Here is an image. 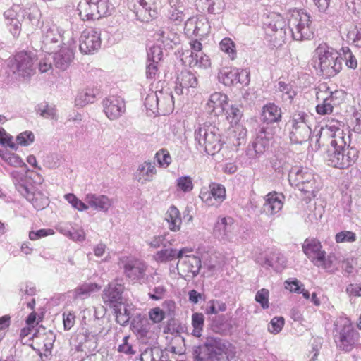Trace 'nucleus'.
Returning a JSON list of instances; mask_svg holds the SVG:
<instances>
[{
	"label": "nucleus",
	"instance_id": "nucleus-62",
	"mask_svg": "<svg viewBox=\"0 0 361 361\" xmlns=\"http://www.w3.org/2000/svg\"><path fill=\"white\" fill-rule=\"evenodd\" d=\"M356 265L357 259L354 257L347 258L342 261V269L348 274L353 271Z\"/></svg>",
	"mask_w": 361,
	"mask_h": 361
},
{
	"label": "nucleus",
	"instance_id": "nucleus-51",
	"mask_svg": "<svg viewBox=\"0 0 361 361\" xmlns=\"http://www.w3.org/2000/svg\"><path fill=\"white\" fill-rule=\"evenodd\" d=\"M284 319L282 317H274L269 325V331L271 334H276L279 333L284 326Z\"/></svg>",
	"mask_w": 361,
	"mask_h": 361
},
{
	"label": "nucleus",
	"instance_id": "nucleus-49",
	"mask_svg": "<svg viewBox=\"0 0 361 361\" xmlns=\"http://www.w3.org/2000/svg\"><path fill=\"white\" fill-rule=\"evenodd\" d=\"M269 290L265 288H262L257 292L255 300L261 305L263 309H267L269 307Z\"/></svg>",
	"mask_w": 361,
	"mask_h": 361
},
{
	"label": "nucleus",
	"instance_id": "nucleus-44",
	"mask_svg": "<svg viewBox=\"0 0 361 361\" xmlns=\"http://www.w3.org/2000/svg\"><path fill=\"white\" fill-rule=\"evenodd\" d=\"M346 93L342 90H336L331 92L326 98L329 101L332 106H336L343 103L345 100Z\"/></svg>",
	"mask_w": 361,
	"mask_h": 361
},
{
	"label": "nucleus",
	"instance_id": "nucleus-37",
	"mask_svg": "<svg viewBox=\"0 0 361 361\" xmlns=\"http://www.w3.org/2000/svg\"><path fill=\"white\" fill-rule=\"evenodd\" d=\"M226 121L231 124V126H237L243 116V113L240 106L235 104H232L228 109H225Z\"/></svg>",
	"mask_w": 361,
	"mask_h": 361
},
{
	"label": "nucleus",
	"instance_id": "nucleus-42",
	"mask_svg": "<svg viewBox=\"0 0 361 361\" xmlns=\"http://www.w3.org/2000/svg\"><path fill=\"white\" fill-rule=\"evenodd\" d=\"M155 159L160 167L167 168L172 161V158L166 149L159 150L155 154Z\"/></svg>",
	"mask_w": 361,
	"mask_h": 361
},
{
	"label": "nucleus",
	"instance_id": "nucleus-13",
	"mask_svg": "<svg viewBox=\"0 0 361 361\" xmlns=\"http://www.w3.org/2000/svg\"><path fill=\"white\" fill-rule=\"evenodd\" d=\"M199 197L208 207H219L226 197L225 187L212 182L208 187L201 188Z\"/></svg>",
	"mask_w": 361,
	"mask_h": 361
},
{
	"label": "nucleus",
	"instance_id": "nucleus-60",
	"mask_svg": "<svg viewBox=\"0 0 361 361\" xmlns=\"http://www.w3.org/2000/svg\"><path fill=\"white\" fill-rule=\"evenodd\" d=\"M161 102L160 99L155 95H148L145 102V105L147 109H149L153 112L154 110L157 109L159 102Z\"/></svg>",
	"mask_w": 361,
	"mask_h": 361
},
{
	"label": "nucleus",
	"instance_id": "nucleus-20",
	"mask_svg": "<svg viewBox=\"0 0 361 361\" xmlns=\"http://www.w3.org/2000/svg\"><path fill=\"white\" fill-rule=\"evenodd\" d=\"M104 111L106 116L111 119H116L125 111L126 105L120 97L111 96L106 98L104 102Z\"/></svg>",
	"mask_w": 361,
	"mask_h": 361
},
{
	"label": "nucleus",
	"instance_id": "nucleus-58",
	"mask_svg": "<svg viewBox=\"0 0 361 361\" xmlns=\"http://www.w3.org/2000/svg\"><path fill=\"white\" fill-rule=\"evenodd\" d=\"M159 62H153L151 61L146 68V77L149 80H155L157 76L158 75L159 68H158Z\"/></svg>",
	"mask_w": 361,
	"mask_h": 361
},
{
	"label": "nucleus",
	"instance_id": "nucleus-26",
	"mask_svg": "<svg viewBox=\"0 0 361 361\" xmlns=\"http://www.w3.org/2000/svg\"><path fill=\"white\" fill-rule=\"evenodd\" d=\"M85 201L90 207L103 212H107L113 204V201L106 195L87 194Z\"/></svg>",
	"mask_w": 361,
	"mask_h": 361
},
{
	"label": "nucleus",
	"instance_id": "nucleus-41",
	"mask_svg": "<svg viewBox=\"0 0 361 361\" xmlns=\"http://www.w3.org/2000/svg\"><path fill=\"white\" fill-rule=\"evenodd\" d=\"M137 2L147 11L149 12V18H154L158 14L159 4L160 0H136Z\"/></svg>",
	"mask_w": 361,
	"mask_h": 361
},
{
	"label": "nucleus",
	"instance_id": "nucleus-61",
	"mask_svg": "<svg viewBox=\"0 0 361 361\" xmlns=\"http://www.w3.org/2000/svg\"><path fill=\"white\" fill-rule=\"evenodd\" d=\"M75 321V315L73 312H64L63 314V322L64 325V329L66 330L71 329Z\"/></svg>",
	"mask_w": 361,
	"mask_h": 361
},
{
	"label": "nucleus",
	"instance_id": "nucleus-11",
	"mask_svg": "<svg viewBox=\"0 0 361 361\" xmlns=\"http://www.w3.org/2000/svg\"><path fill=\"white\" fill-rule=\"evenodd\" d=\"M37 58L30 51H20L15 54L12 66L16 74L23 78H30L35 73V63Z\"/></svg>",
	"mask_w": 361,
	"mask_h": 361
},
{
	"label": "nucleus",
	"instance_id": "nucleus-17",
	"mask_svg": "<svg viewBox=\"0 0 361 361\" xmlns=\"http://www.w3.org/2000/svg\"><path fill=\"white\" fill-rule=\"evenodd\" d=\"M119 264L123 267L126 277L132 280H139L143 278L147 269V266L144 262L130 257L121 258Z\"/></svg>",
	"mask_w": 361,
	"mask_h": 361
},
{
	"label": "nucleus",
	"instance_id": "nucleus-43",
	"mask_svg": "<svg viewBox=\"0 0 361 361\" xmlns=\"http://www.w3.org/2000/svg\"><path fill=\"white\" fill-rule=\"evenodd\" d=\"M357 240L355 233L351 231H342L335 235V241L337 243H354Z\"/></svg>",
	"mask_w": 361,
	"mask_h": 361
},
{
	"label": "nucleus",
	"instance_id": "nucleus-25",
	"mask_svg": "<svg viewBox=\"0 0 361 361\" xmlns=\"http://www.w3.org/2000/svg\"><path fill=\"white\" fill-rule=\"evenodd\" d=\"M209 23L206 18L191 17L185 23V30L188 32H191L195 36H202L209 30Z\"/></svg>",
	"mask_w": 361,
	"mask_h": 361
},
{
	"label": "nucleus",
	"instance_id": "nucleus-33",
	"mask_svg": "<svg viewBox=\"0 0 361 361\" xmlns=\"http://www.w3.org/2000/svg\"><path fill=\"white\" fill-rule=\"evenodd\" d=\"M26 194L27 200L38 210L43 209L49 204V198L41 191L35 190L30 192L27 190Z\"/></svg>",
	"mask_w": 361,
	"mask_h": 361
},
{
	"label": "nucleus",
	"instance_id": "nucleus-57",
	"mask_svg": "<svg viewBox=\"0 0 361 361\" xmlns=\"http://www.w3.org/2000/svg\"><path fill=\"white\" fill-rule=\"evenodd\" d=\"M189 46L190 48V51H188V54L187 55L194 56L202 52L203 45L202 42L197 39H192L191 40H190Z\"/></svg>",
	"mask_w": 361,
	"mask_h": 361
},
{
	"label": "nucleus",
	"instance_id": "nucleus-21",
	"mask_svg": "<svg viewBox=\"0 0 361 361\" xmlns=\"http://www.w3.org/2000/svg\"><path fill=\"white\" fill-rule=\"evenodd\" d=\"M228 97L227 94L215 92L212 94L207 103L208 111L214 116H219L225 111V108L228 104Z\"/></svg>",
	"mask_w": 361,
	"mask_h": 361
},
{
	"label": "nucleus",
	"instance_id": "nucleus-18",
	"mask_svg": "<svg viewBox=\"0 0 361 361\" xmlns=\"http://www.w3.org/2000/svg\"><path fill=\"white\" fill-rule=\"evenodd\" d=\"M54 342V337L50 331H46L45 328L39 327L34 333L30 346L35 350L44 353L51 350Z\"/></svg>",
	"mask_w": 361,
	"mask_h": 361
},
{
	"label": "nucleus",
	"instance_id": "nucleus-54",
	"mask_svg": "<svg viewBox=\"0 0 361 361\" xmlns=\"http://www.w3.org/2000/svg\"><path fill=\"white\" fill-rule=\"evenodd\" d=\"M35 140V135L31 131H25L20 133L17 137L16 141L18 144L23 146H27L32 143Z\"/></svg>",
	"mask_w": 361,
	"mask_h": 361
},
{
	"label": "nucleus",
	"instance_id": "nucleus-35",
	"mask_svg": "<svg viewBox=\"0 0 361 361\" xmlns=\"http://www.w3.org/2000/svg\"><path fill=\"white\" fill-rule=\"evenodd\" d=\"M219 49L230 60L234 61L237 59L236 44L230 37H224L220 41Z\"/></svg>",
	"mask_w": 361,
	"mask_h": 361
},
{
	"label": "nucleus",
	"instance_id": "nucleus-10",
	"mask_svg": "<svg viewBox=\"0 0 361 361\" xmlns=\"http://www.w3.org/2000/svg\"><path fill=\"white\" fill-rule=\"evenodd\" d=\"M282 120L281 109L274 103L269 102L262 109L261 121L266 126L262 128V132L267 139L272 138L276 133V127L271 126L278 125Z\"/></svg>",
	"mask_w": 361,
	"mask_h": 361
},
{
	"label": "nucleus",
	"instance_id": "nucleus-9",
	"mask_svg": "<svg viewBox=\"0 0 361 361\" xmlns=\"http://www.w3.org/2000/svg\"><path fill=\"white\" fill-rule=\"evenodd\" d=\"M305 255L317 267L329 269L332 265L331 256L326 257L320 241L316 238H307L302 244Z\"/></svg>",
	"mask_w": 361,
	"mask_h": 361
},
{
	"label": "nucleus",
	"instance_id": "nucleus-16",
	"mask_svg": "<svg viewBox=\"0 0 361 361\" xmlns=\"http://www.w3.org/2000/svg\"><path fill=\"white\" fill-rule=\"evenodd\" d=\"M264 25L267 39L275 46L279 39L278 37H282L285 33L283 30L285 25L283 18L280 14L271 13L267 16Z\"/></svg>",
	"mask_w": 361,
	"mask_h": 361
},
{
	"label": "nucleus",
	"instance_id": "nucleus-2",
	"mask_svg": "<svg viewBox=\"0 0 361 361\" xmlns=\"http://www.w3.org/2000/svg\"><path fill=\"white\" fill-rule=\"evenodd\" d=\"M341 53L326 42L320 43L314 49L312 64L316 71L326 77L332 78L343 68Z\"/></svg>",
	"mask_w": 361,
	"mask_h": 361
},
{
	"label": "nucleus",
	"instance_id": "nucleus-31",
	"mask_svg": "<svg viewBox=\"0 0 361 361\" xmlns=\"http://www.w3.org/2000/svg\"><path fill=\"white\" fill-rule=\"evenodd\" d=\"M156 173L155 166L152 162L145 161L139 166L137 178L139 182L143 184L152 180Z\"/></svg>",
	"mask_w": 361,
	"mask_h": 361
},
{
	"label": "nucleus",
	"instance_id": "nucleus-48",
	"mask_svg": "<svg viewBox=\"0 0 361 361\" xmlns=\"http://www.w3.org/2000/svg\"><path fill=\"white\" fill-rule=\"evenodd\" d=\"M66 200H67L73 207L78 209V211L87 210L89 207L83 202L79 200L74 194L69 193L64 196Z\"/></svg>",
	"mask_w": 361,
	"mask_h": 361
},
{
	"label": "nucleus",
	"instance_id": "nucleus-59",
	"mask_svg": "<svg viewBox=\"0 0 361 361\" xmlns=\"http://www.w3.org/2000/svg\"><path fill=\"white\" fill-rule=\"evenodd\" d=\"M52 234H54V231L51 229H39L36 231H30L29 233V238L31 240H37L41 238L46 237Z\"/></svg>",
	"mask_w": 361,
	"mask_h": 361
},
{
	"label": "nucleus",
	"instance_id": "nucleus-45",
	"mask_svg": "<svg viewBox=\"0 0 361 361\" xmlns=\"http://www.w3.org/2000/svg\"><path fill=\"white\" fill-rule=\"evenodd\" d=\"M160 353L159 349L154 348H146L140 355V361H159Z\"/></svg>",
	"mask_w": 361,
	"mask_h": 361
},
{
	"label": "nucleus",
	"instance_id": "nucleus-30",
	"mask_svg": "<svg viewBox=\"0 0 361 361\" xmlns=\"http://www.w3.org/2000/svg\"><path fill=\"white\" fill-rule=\"evenodd\" d=\"M73 59V53L67 48L61 49L54 56V63L57 68L66 70Z\"/></svg>",
	"mask_w": 361,
	"mask_h": 361
},
{
	"label": "nucleus",
	"instance_id": "nucleus-24",
	"mask_svg": "<svg viewBox=\"0 0 361 361\" xmlns=\"http://www.w3.org/2000/svg\"><path fill=\"white\" fill-rule=\"evenodd\" d=\"M188 54V50L183 51L181 54V60L190 68L206 69L211 67V59L206 54L201 52L199 54L194 56L187 55Z\"/></svg>",
	"mask_w": 361,
	"mask_h": 361
},
{
	"label": "nucleus",
	"instance_id": "nucleus-3",
	"mask_svg": "<svg viewBox=\"0 0 361 361\" xmlns=\"http://www.w3.org/2000/svg\"><path fill=\"white\" fill-rule=\"evenodd\" d=\"M334 333L337 347L345 352L351 351L360 339L359 332L354 329L350 319L344 316L338 317L334 322Z\"/></svg>",
	"mask_w": 361,
	"mask_h": 361
},
{
	"label": "nucleus",
	"instance_id": "nucleus-34",
	"mask_svg": "<svg viewBox=\"0 0 361 361\" xmlns=\"http://www.w3.org/2000/svg\"><path fill=\"white\" fill-rule=\"evenodd\" d=\"M100 289L101 286L96 283H82L73 290V298L78 299L82 297H89L92 293L97 292Z\"/></svg>",
	"mask_w": 361,
	"mask_h": 361
},
{
	"label": "nucleus",
	"instance_id": "nucleus-46",
	"mask_svg": "<svg viewBox=\"0 0 361 361\" xmlns=\"http://www.w3.org/2000/svg\"><path fill=\"white\" fill-rule=\"evenodd\" d=\"M36 330L34 326H27L21 329L20 333V340L23 345H28L31 343L34 333Z\"/></svg>",
	"mask_w": 361,
	"mask_h": 361
},
{
	"label": "nucleus",
	"instance_id": "nucleus-6",
	"mask_svg": "<svg viewBox=\"0 0 361 361\" xmlns=\"http://www.w3.org/2000/svg\"><path fill=\"white\" fill-rule=\"evenodd\" d=\"M289 181L305 194L316 196L319 188L313 171L307 168H293L289 175Z\"/></svg>",
	"mask_w": 361,
	"mask_h": 361
},
{
	"label": "nucleus",
	"instance_id": "nucleus-5",
	"mask_svg": "<svg viewBox=\"0 0 361 361\" xmlns=\"http://www.w3.org/2000/svg\"><path fill=\"white\" fill-rule=\"evenodd\" d=\"M207 353L202 352V348L195 349V361H229L235 355V347L229 343L214 341L210 344H206Z\"/></svg>",
	"mask_w": 361,
	"mask_h": 361
},
{
	"label": "nucleus",
	"instance_id": "nucleus-14",
	"mask_svg": "<svg viewBox=\"0 0 361 361\" xmlns=\"http://www.w3.org/2000/svg\"><path fill=\"white\" fill-rule=\"evenodd\" d=\"M219 80L228 87L238 84L247 85L250 83V72L246 69H238L235 67H226L219 74Z\"/></svg>",
	"mask_w": 361,
	"mask_h": 361
},
{
	"label": "nucleus",
	"instance_id": "nucleus-64",
	"mask_svg": "<svg viewBox=\"0 0 361 361\" xmlns=\"http://www.w3.org/2000/svg\"><path fill=\"white\" fill-rule=\"evenodd\" d=\"M346 293L350 297H361V284H349L346 287Z\"/></svg>",
	"mask_w": 361,
	"mask_h": 361
},
{
	"label": "nucleus",
	"instance_id": "nucleus-7",
	"mask_svg": "<svg viewBox=\"0 0 361 361\" xmlns=\"http://www.w3.org/2000/svg\"><path fill=\"white\" fill-rule=\"evenodd\" d=\"M77 11L83 21L98 20L109 13V0H80Z\"/></svg>",
	"mask_w": 361,
	"mask_h": 361
},
{
	"label": "nucleus",
	"instance_id": "nucleus-56",
	"mask_svg": "<svg viewBox=\"0 0 361 361\" xmlns=\"http://www.w3.org/2000/svg\"><path fill=\"white\" fill-rule=\"evenodd\" d=\"M285 288L292 293H300V290L303 286L302 284H300L299 281L297 279H289L286 280L284 282Z\"/></svg>",
	"mask_w": 361,
	"mask_h": 361
},
{
	"label": "nucleus",
	"instance_id": "nucleus-38",
	"mask_svg": "<svg viewBox=\"0 0 361 361\" xmlns=\"http://www.w3.org/2000/svg\"><path fill=\"white\" fill-rule=\"evenodd\" d=\"M322 94L321 91L317 92L316 97L319 103L316 106V112L321 116L329 115L333 112L334 107L326 97L323 98Z\"/></svg>",
	"mask_w": 361,
	"mask_h": 361
},
{
	"label": "nucleus",
	"instance_id": "nucleus-22",
	"mask_svg": "<svg viewBox=\"0 0 361 361\" xmlns=\"http://www.w3.org/2000/svg\"><path fill=\"white\" fill-rule=\"evenodd\" d=\"M123 286L119 283H112L104 290L102 295L103 302L111 306L122 305V293Z\"/></svg>",
	"mask_w": 361,
	"mask_h": 361
},
{
	"label": "nucleus",
	"instance_id": "nucleus-29",
	"mask_svg": "<svg viewBox=\"0 0 361 361\" xmlns=\"http://www.w3.org/2000/svg\"><path fill=\"white\" fill-rule=\"evenodd\" d=\"M191 252H192V250L188 247L180 249L178 253H176L175 249H165L157 252L154 255V259L157 262L160 263L172 261L176 258L180 259L185 253Z\"/></svg>",
	"mask_w": 361,
	"mask_h": 361
},
{
	"label": "nucleus",
	"instance_id": "nucleus-12",
	"mask_svg": "<svg viewBox=\"0 0 361 361\" xmlns=\"http://www.w3.org/2000/svg\"><path fill=\"white\" fill-rule=\"evenodd\" d=\"M306 116L303 112L295 113L290 121V139L295 144H302L310 137L311 129L306 123Z\"/></svg>",
	"mask_w": 361,
	"mask_h": 361
},
{
	"label": "nucleus",
	"instance_id": "nucleus-36",
	"mask_svg": "<svg viewBox=\"0 0 361 361\" xmlns=\"http://www.w3.org/2000/svg\"><path fill=\"white\" fill-rule=\"evenodd\" d=\"M234 223L232 217H223L219 219L214 228V233L221 237L226 236L231 232Z\"/></svg>",
	"mask_w": 361,
	"mask_h": 361
},
{
	"label": "nucleus",
	"instance_id": "nucleus-47",
	"mask_svg": "<svg viewBox=\"0 0 361 361\" xmlns=\"http://www.w3.org/2000/svg\"><path fill=\"white\" fill-rule=\"evenodd\" d=\"M341 51L345 59V65L348 68L355 69L357 67V61L349 47H342Z\"/></svg>",
	"mask_w": 361,
	"mask_h": 361
},
{
	"label": "nucleus",
	"instance_id": "nucleus-55",
	"mask_svg": "<svg viewBox=\"0 0 361 361\" xmlns=\"http://www.w3.org/2000/svg\"><path fill=\"white\" fill-rule=\"evenodd\" d=\"M148 58L151 61L159 62L163 58V51L161 47L154 45L149 48Z\"/></svg>",
	"mask_w": 361,
	"mask_h": 361
},
{
	"label": "nucleus",
	"instance_id": "nucleus-32",
	"mask_svg": "<svg viewBox=\"0 0 361 361\" xmlns=\"http://www.w3.org/2000/svg\"><path fill=\"white\" fill-rule=\"evenodd\" d=\"M165 219L169 224L171 231H178L180 229L182 219L179 210L175 206H171L165 215Z\"/></svg>",
	"mask_w": 361,
	"mask_h": 361
},
{
	"label": "nucleus",
	"instance_id": "nucleus-52",
	"mask_svg": "<svg viewBox=\"0 0 361 361\" xmlns=\"http://www.w3.org/2000/svg\"><path fill=\"white\" fill-rule=\"evenodd\" d=\"M347 38L348 40L351 41L355 46L361 47V27L358 29L357 26H354L348 31Z\"/></svg>",
	"mask_w": 361,
	"mask_h": 361
},
{
	"label": "nucleus",
	"instance_id": "nucleus-23",
	"mask_svg": "<svg viewBox=\"0 0 361 361\" xmlns=\"http://www.w3.org/2000/svg\"><path fill=\"white\" fill-rule=\"evenodd\" d=\"M197 85V79L195 74L192 72L184 70L178 74L176 86L174 87L175 92L181 95L183 94V89H188L190 87H196Z\"/></svg>",
	"mask_w": 361,
	"mask_h": 361
},
{
	"label": "nucleus",
	"instance_id": "nucleus-1",
	"mask_svg": "<svg viewBox=\"0 0 361 361\" xmlns=\"http://www.w3.org/2000/svg\"><path fill=\"white\" fill-rule=\"evenodd\" d=\"M341 123L335 119L329 120L322 128L317 142L326 146L324 159L328 165L338 169H347L359 157V152L350 147V136L342 129Z\"/></svg>",
	"mask_w": 361,
	"mask_h": 361
},
{
	"label": "nucleus",
	"instance_id": "nucleus-15",
	"mask_svg": "<svg viewBox=\"0 0 361 361\" xmlns=\"http://www.w3.org/2000/svg\"><path fill=\"white\" fill-rule=\"evenodd\" d=\"M100 33L92 27H87L80 37L79 49L82 54H93L101 47Z\"/></svg>",
	"mask_w": 361,
	"mask_h": 361
},
{
	"label": "nucleus",
	"instance_id": "nucleus-63",
	"mask_svg": "<svg viewBox=\"0 0 361 361\" xmlns=\"http://www.w3.org/2000/svg\"><path fill=\"white\" fill-rule=\"evenodd\" d=\"M128 337L125 336L123 340V343L119 345L118 350L120 353H123L127 355H134L135 351L133 350L132 345L128 343Z\"/></svg>",
	"mask_w": 361,
	"mask_h": 361
},
{
	"label": "nucleus",
	"instance_id": "nucleus-8",
	"mask_svg": "<svg viewBox=\"0 0 361 361\" xmlns=\"http://www.w3.org/2000/svg\"><path fill=\"white\" fill-rule=\"evenodd\" d=\"M195 139L199 145L204 147L205 152L210 155H214L219 152L223 145L220 134L213 126H203L195 133Z\"/></svg>",
	"mask_w": 361,
	"mask_h": 361
},
{
	"label": "nucleus",
	"instance_id": "nucleus-40",
	"mask_svg": "<svg viewBox=\"0 0 361 361\" xmlns=\"http://www.w3.org/2000/svg\"><path fill=\"white\" fill-rule=\"evenodd\" d=\"M204 325V317L202 313L195 312L192 315V334L197 338L202 336Z\"/></svg>",
	"mask_w": 361,
	"mask_h": 361
},
{
	"label": "nucleus",
	"instance_id": "nucleus-50",
	"mask_svg": "<svg viewBox=\"0 0 361 361\" xmlns=\"http://www.w3.org/2000/svg\"><path fill=\"white\" fill-rule=\"evenodd\" d=\"M178 188L184 192H190L193 189V183L190 176H182L177 180Z\"/></svg>",
	"mask_w": 361,
	"mask_h": 361
},
{
	"label": "nucleus",
	"instance_id": "nucleus-4",
	"mask_svg": "<svg viewBox=\"0 0 361 361\" xmlns=\"http://www.w3.org/2000/svg\"><path fill=\"white\" fill-rule=\"evenodd\" d=\"M310 15L302 9H293L288 19V25L293 37L296 40H307L313 38L314 28Z\"/></svg>",
	"mask_w": 361,
	"mask_h": 361
},
{
	"label": "nucleus",
	"instance_id": "nucleus-28",
	"mask_svg": "<svg viewBox=\"0 0 361 361\" xmlns=\"http://www.w3.org/2000/svg\"><path fill=\"white\" fill-rule=\"evenodd\" d=\"M157 40L160 41L164 47L173 49L180 43L179 35L176 32L169 28L160 29L157 32Z\"/></svg>",
	"mask_w": 361,
	"mask_h": 361
},
{
	"label": "nucleus",
	"instance_id": "nucleus-53",
	"mask_svg": "<svg viewBox=\"0 0 361 361\" xmlns=\"http://www.w3.org/2000/svg\"><path fill=\"white\" fill-rule=\"evenodd\" d=\"M148 315L149 319L154 324L161 322L166 317L164 311L159 307L150 309Z\"/></svg>",
	"mask_w": 361,
	"mask_h": 361
},
{
	"label": "nucleus",
	"instance_id": "nucleus-19",
	"mask_svg": "<svg viewBox=\"0 0 361 361\" xmlns=\"http://www.w3.org/2000/svg\"><path fill=\"white\" fill-rule=\"evenodd\" d=\"M200 268L201 260L194 255H186L178 264L179 274L185 279L195 276L199 273Z\"/></svg>",
	"mask_w": 361,
	"mask_h": 361
},
{
	"label": "nucleus",
	"instance_id": "nucleus-27",
	"mask_svg": "<svg viewBox=\"0 0 361 361\" xmlns=\"http://www.w3.org/2000/svg\"><path fill=\"white\" fill-rule=\"evenodd\" d=\"M283 196L276 192H269L265 197L264 209L270 214L279 212L283 207Z\"/></svg>",
	"mask_w": 361,
	"mask_h": 361
},
{
	"label": "nucleus",
	"instance_id": "nucleus-39",
	"mask_svg": "<svg viewBox=\"0 0 361 361\" xmlns=\"http://www.w3.org/2000/svg\"><path fill=\"white\" fill-rule=\"evenodd\" d=\"M0 157L8 165L13 167L26 166L25 163L18 154L8 150H0Z\"/></svg>",
	"mask_w": 361,
	"mask_h": 361
}]
</instances>
